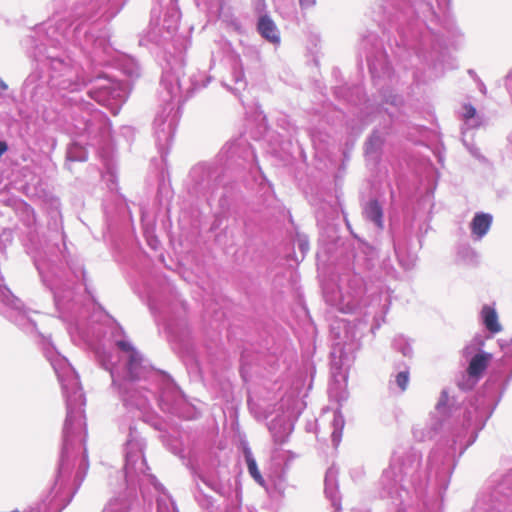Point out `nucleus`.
Here are the masks:
<instances>
[{"label":"nucleus","mask_w":512,"mask_h":512,"mask_svg":"<svg viewBox=\"0 0 512 512\" xmlns=\"http://www.w3.org/2000/svg\"><path fill=\"white\" fill-rule=\"evenodd\" d=\"M258 31L262 37L272 43H278L280 40L278 29L273 20L264 15L258 21Z\"/></svg>","instance_id":"obj_1"},{"label":"nucleus","mask_w":512,"mask_h":512,"mask_svg":"<svg viewBox=\"0 0 512 512\" xmlns=\"http://www.w3.org/2000/svg\"><path fill=\"white\" fill-rule=\"evenodd\" d=\"M492 224V216L486 213H477L472 222L471 230L478 238H482L490 229Z\"/></svg>","instance_id":"obj_2"},{"label":"nucleus","mask_w":512,"mask_h":512,"mask_svg":"<svg viewBox=\"0 0 512 512\" xmlns=\"http://www.w3.org/2000/svg\"><path fill=\"white\" fill-rule=\"evenodd\" d=\"M491 359L490 354L479 353L476 354L470 361L467 368V373L471 377H479L487 368Z\"/></svg>","instance_id":"obj_3"},{"label":"nucleus","mask_w":512,"mask_h":512,"mask_svg":"<svg viewBox=\"0 0 512 512\" xmlns=\"http://www.w3.org/2000/svg\"><path fill=\"white\" fill-rule=\"evenodd\" d=\"M483 323L487 330L491 333L496 334L502 330L500 323L498 322V315L494 308L485 305L481 311Z\"/></svg>","instance_id":"obj_4"},{"label":"nucleus","mask_w":512,"mask_h":512,"mask_svg":"<svg viewBox=\"0 0 512 512\" xmlns=\"http://www.w3.org/2000/svg\"><path fill=\"white\" fill-rule=\"evenodd\" d=\"M365 216L374 222L378 228L383 227V212L380 204L376 200L370 201L364 210Z\"/></svg>","instance_id":"obj_5"},{"label":"nucleus","mask_w":512,"mask_h":512,"mask_svg":"<svg viewBox=\"0 0 512 512\" xmlns=\"http://www.w3.org/2000/svg\"><path fill=\"white\" fill-rule=\"evenodd\" d=\"M245 460L248 468V472L251 475V477L257 482L260 486L265 485V480L262 477L255 459L252 457L251 453L247 451L245 453Z\"/></svg>","instance_id":"obj_6"},{"label":"nucleus","mask_w":512,"mask_h":512,"mask_svg":"<svg viewBox=\"0 0 512 512\" xmlns=\"http://www.w3.org/2000/svg\"><path fill=\"white\" fill-rule=\"evenodd\" d=\"M384 144V139L376 133H373L365 144V153L366 155H375L378 154Z\"/></svg>","instance_id":"obj_7"},{"label":"nucleus","mask_w":512,"mask_h":512,"mask_svg":"<svg viewBox=\"0 0 512 512\" xmlns=\"http://www.w3.org/2000/svg\"><path fill=\"white\" fill-rule=\"evenodd\" d=\"M396 383L402 391L406 390L409 383L408 371L399 372L396 376Z\"/></svg>","instance_id":"obj_8"},{"label":"nucleus","mask_w":512,"mask_h":512,"mask_svg":"<svg viewBox=\"0 0 512 512\" xmlns=\"http://www.w3.org/2000/svg\"><path fill=\"white\" fill-rule=\"evenodd\" d=\"M140 362H141V357L138 354V352L135 350L132 351L129 356V362H128L129 369L130 370L136 369L140 365Z\"/></svg>","instance_id":"obj_9"},{"label":"nucleus","mask_w":512,"mask_h":512,"mask_svg":"<svg viewBox=\"0 0 512 512\" xmlns=\"http://www.w3.org/2000/svg\"><path fill=\"white\" fill-rule=\"evenodd\" d=\"M464 110H465L464 117L466 119H471L476 115V109L470 104L465 105Z\"/></svg>","instance_id":"obj_10"},{"label":"nucleus","mask_w":512,"mask_h":512,"mask_svg":"<svg viewBox=\"0 0 512 512\" xmlns=\"http://www.w3.org/2000/svg\"><path fill=\"white\" fill-rule=\"evenodd\" d=\"M118 346L121 350L126 351V352L131 353L132 351H134V348L128 342H125V341H120L118 343Z\"/></svg>","instance_id":"obj_11"},{"label":"nucleus","mask_w":512,"mask_h":512,"mask_svg":"<svg viewBox=\"0 0 512 512\" xmlns=\"http://www.w3.org/2000/svg\"><path fill=\"white\" fill-rule=\"evenodd\" d=\"M299 2L302 8H309L315 4L316 0H299Z\"/></svg>","instance_id":"obj_12"},{"label":"nucleus","mask_w":512,"mask_h":512,"mask_svg":"<svg viewBox=\"0 0 512 512\" xmlns=\"http://www.w3.org/2000/svg\"><path fill=\"white\" fill-rule=\"evenodd\" d=\"M7 144L0 141V157L7 151Z\"/></svg>","instance_id":"obj_13"}]
</instances>
